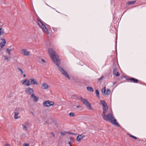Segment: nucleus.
Instances as JSON below:
<instances>
[{
  "label": "nucleus",
  "instance_id": "1",
  "mask_svg": "<svg viewBox=\"0 0 146 146\" xmlns=\"http://www.w3.org/2000/svg\"><path fill=\"white\" fill-rule=\"evenodd\" d=\"M48 52L50 58L53 62L58 66V69L60 70L62 74L69 80L70 79V78L67 73L62 67L59 66L60 63V61L55 51L53 49L49 48L48 49Z\"/></svg>",
  "mask_w": 146,
  "mask_h": 146
},
{
  "label": "nucleus",
  "instance_id": "2",
  "mask_svg": "<svg viewBox=\"0 0 146 146\" xmlns=\"http://www.w3.org/2000/svg\"><path fill=\"white\" fill-rule=\"evenodd\" d=\"M102 117L103 119L105 121H109L111 123L118 127L120 126L119 124L117 122L116 120L115 119L112 113H109L107 115L106 114Z\"/></svg>",
  "mask_w": 146,
  "mask_h": 146
},
{
  "label": "nucleus",
  "instance_id": "3",
  "mask_svg": "<svg viewBox=\"0 0 146 146\" xmlns=\"http://www.w3.org/2000/svg\"><path fill=\"white\" fill-rule=\"evenodd\" d=\"M36 21L37 24L42 30L44 31L46 34H48L49 33L47 29L45 27L43 23L40 18L38 17L37 18Z\"/></svg>",
  "mask_w": 146,
  "mask_h": 146
},
{
  "label": "nucleus",
  "instance_id": "4",
  "mask_svg": "<svg viewBox=\"0 0 146 146\" xmlns=\"http://www.w3.org/2000/svg\"><path fill=\"white\" fill-rule=\"evenodd\" d=\"M100 104L102 106L103 113L102 116L106 115V113L108 111V106L107 104L105 102L104 100H101L100 101Z\"/></svg>",
  "mask_w": 146,
  "mask_h": 146
},
{
  "label": "nucleus",
  "instance_id": "5",
  "mask_svg": "<svg viewBox=\"0 0 146 146\" xmlns=\"http://www.w3.org/2000/svg\"><path fill=\"white\" fill-rule=\"evenodd\" d=\"M79 99L83 102L84 104H85L87 106L88 109L91 110H92L91 107V104L88 102L87 99H84L81 97Z\"/></svg>",
  "mask_w": 146,
  "mask_h": 146
},
{
  "label": "nucleus",
  "instance_id": "6",
  "mask_svg": "<svg viewBox=\"0 0 146 146\" xmlns=\"http://www.w3.org/2000/svg\"><path fill=\"white\" fill-rule=\"evenodd\" d=\"M31 84L38 85V84L36 80L33 78L29 79L28 82L27 84H25V85L28 86Z\"/></svg>",
  "mask_w": 146,
  "mask_h": 146
},
{
  "label": "nucleus",
  "instance_id": "7",
  "mask_svg": "<svg viewBox=\"0 0 146 146\" xmlns=\"http://www.w3.org/2000/svg\"><path fill=\"white\" fill-rule=\"evenodd\" d=\"M23 110V109L21 108H16L15 111L14 112V118L15 119H17L20 118L21 117L18 116V115L19 114V111H20Z\"/></svg>",
  "mask_w": 146,
  "mask_h": 146
},
{
  "label": "nucleus",
  "instance_id": "8",
  "mask_svg": "<svg viewBox=\"0 0 146 146\" xmlns=\"http://www.w3.org/2000/svg\"><path fill=\"white\" fill-rule=\"evenodd\" d=\"M54 104V102L52 101L47 100L44 102L43 105L45 107H48L50 106H52Z\"/></svg>",
  "mask_w": 146,
  "mask_h": 146
},
{
  "label": "nucleus",
  "instance_id": "9",
  "mask_svg": "<svg viewBox=\"0 0 146 146\" xmlns=\"http://www.w3.org/2000/svg\"><path fill=\"white\" fill-rule=\"evenodd\" d=\"M102 92L103 94L107 95L110 94L111 92L110 90L109 89H107V90L106 89V87L102 89Z\"/></svg>",
  "mask_w": 146,
  "mask_h": 146
},
{
  "label": "nucleus",
  "instance_id": "10",
  "mask_svg": "<svg viewBox=\"0 0 146 146\" xmlns=\"http://www.w3.org/2000/svg\"><path fill=\"white\" fill-rule=\"evenodd\" d=\"M21 53L23 55L25 56H29L30 55V52L28 51L26 49H22L21 50Z\"/></svg>",
  "mask_w": 146,
  "mask_h": 146
},
{
  "label": "nucleus",
  "instance_id": "11",
  "mask_svg": "<svg viewBox=\"0 0 146 146\" xmlns=\"http://www.w3.org/2000/svg\"><path fill=\"white\" fill-rule=\"evenodd\" d=\"M34 90L32 88L30 87L27 88L25 90V92L28 94L31 95L32 94H33Z\"/></svg>",
  "mask_w": 146,
  "mask_h": 146
},
{
  "label": "nucleus",
  "instance_id": "12",
  "mask_svg": "<svg viewBox=\"0 0 146 146\" xmlns=\"http://www.w3.org/2000/svg\"><path fill=\"white\" fill-rule=\"evenodd\" d=\"M127 80L129 82H133L135 83H137L138 82L139 80L137 79L130 78H127Z\"/></svg>",
  "mask_w": 146,
  "mask_h": 146
},
{
  "label": "nucleus",
  "instance_id": "13",
  "mask_svg": "<svg viewBox=\"0 0 146 146\" xmlns=\"http://www.w3.org/2000/svg\"><path fill=\"white\" fill-rule=\"evenodd\" d=\"M29 124V123L26 122L23 123L22 124V126L23 127V129L25 130H27Z\"/></svg>",
  "mask_w": 146,
  "mask_h": 146
},
{
  "label": "nucleus",
  "instance_id": "14",
  "mask_svg": "<svg viewBox=\"0 0 146 146\" xmlns=\"http://www.w3.org/2000/svg\"><path fill=\"white\" fill-rule=\"evenodd\" d=\"M113 72V74L116 76H118L120 75V74L118 71L117 69L116 68H114Z\"/></svg>",
  "mask_w": 146,
  "mask_h": 146
},
{
  "label": "nucleus",
  "instance_id": "15",
  "mask_svg": "<svg viewBox=\"0 0 146 146\" xmlns=\"http://www.w3.org/2000/svg\"><path fill=\"white\" fill-rule=\"evenodd\" d=\"M31 98L33 99V100L35 102L37 101L38 100V97L36 96L34 94H32L31 96Z\"/></svg>",
  "mask_w": 146,
  "mask_h": 146
},
{
  "label": "nucleus",
  "instance_id": "16",
  "mask_svg": "<svg viewBox=\"0 0 146 146\" xmlns=\"http://www.w3.org/2000/svg\"><path fill=\"white\" fill-rule=\"evenodd\" d=\"M2 40L3 41V42H1L0 44V45L1 47V48H2L4 46L6 43V41L4 39H2Z\"/></svg>",
  "mask_w": 146,
  "mask_h": 146
},
{
  "label": "nucleus",
  "instance_id": "17",
  "mask_svg": "<svg viewBox=\"0 0 146 146\" xmlns=\"http://www.w3.org/2000/svg\"><path fill=\"white\" fill-rule=\"evenodd\" d=\"M49 86L45 83H44L42 85V88L44 89H46L49 87Z\"/></svg>",
  "mask_w": 146,
  "mask_h": 146
},
{
  "label": "nucleus",
  "instance_id": "18",
  "mask_svg": "<svg viewBox=\"0 0 146 146\" xmlns=\"http://www.w3.org/2000/svg\"><path fill=\"white\" fill-rule=\"evenodd\" d=\"M83 137H84V135H78L77 137V141H80L82 139Z\"/></svg>",
  "mask_w": 146,
  "mask_h": 146
},
{
  "label": "nucleus",
  "instance_id": "19",
  "mask_svg": "<svg viewBox=\"0 0 146 146\" xmlns=\"http://www.w3.org/2000/svg\"><path fill=\"white\" fill-rule=\"evenodd\" d=\"M136 2V1H129L127 2L126 4L129 5H133Z\"/></svg>",
  "mask_w": 146,
  "mask_h": 146
},
{
  "label": "nucleus",
  "instance_id": "20",
  "mask_svg": "<svg viewBox=\"0 0 146 146\" xmlns=\"http://www.w3.org/2000/svg\"><path fill=\"white\" fill-rule=\"evenodd\" d=\"M5 33L4 31L3 28H0V36L3 35Z\"/></svg>",
  "mask_w": 146,
  "mask_h": 146
},
{
  "label": "nucleus",
  "instance_id": "21",
  "mask_svg": "<svg viewBox=\"0 0 146 146\" xmlns=\"http://www.w3.org/2000/svg\"><path fill=\"white\" fill-rule=\"evenodd\" d=\"M87 90L91 92H93L94 91V89L92 87L88 86L87 87Z\"/></svg>",
  "mask_w": 146,
  "mask_h": 146
},
{
  "label": "nucleus",
  "instance_id": "22",
  "mask_svg": "<svg viewBox=\"0 0 146 146\" xmlns=\"http://www.w3.org/2000/svg\"><path fill=\"white\" fill-rule=\"evenodd\" d=\"M129 136L130 137H132V138H133L134 139H137L139 141H140V139H139L137 138L136 137H135V136H133V135H131V134H129Z\"/></svg>",
  "mask_w": 146,
  "mask_h": 146
},
{
  "label": "nucleus",
  "instance_id": "23",
  "mask_svg": "<svg viewBox=\"0 0 146 146\" xmlns=\"http://www.w3.org/2000/svg\"><path fill=\"white\" fill-rule=\"evenodd\" d=\"M96 96L99 98H100V96H99V92L98 90H96Z\"/></svg>",
  "mask_w": 146,
  "mask_h": 146
},
{
  "label": "nucleus",
  "instance_id": "24",
  "mask_svg": "<svg viewBox=\"0 0 146 146\" xmlns=\"http://www.w3.org/2000/svg\"><path fill=\"white\" fill-rule=\"evenodd\" d=\"M17 69L20 72L21 74H23V71L21 69L19 68H17Z\"/></svg>",
  "mask_w": 146,
  "mask_h": 146
},
{
  "label": "nucleus",
  "instance_id": "25",
  "mask_svg": "<svg viewBox=\"0 0 146 146\" xmlns=\"http://www.w3.org/2000/svg\"><path fill=\"white\" fill-rule=\"evenodd\" d=\"M28 81L29 80L27 79L25 80L23 82L22 84H27V83L28 82Z\"/></svg>",
  "mask_w": 146,
  "mask_h": 146
},
{
  "label": "nucleus",
  "instance_id": "26",
  "mask_svg": "<svg viewBox=\"0 0 146 146\" xmlns=\"http://www.w3.org/2000/svg\"><path fill=\"white\" fill-rule=\"evenodd\" d=\"M69 115L70 117H73L75 115H74V113L73 112L70 113Z\"/></svg>",
  "mask_w": 146,
  "mask_h": 146
},
{
  "label": "nucleus",
  "instance_id": "27",
  "mask_svg": "<svg viewBox=\"0 0 146 146\" xmlns=\"http://www.w3.org/2000/svg\"><path fill=\"white\" fill-rule=\"evenodd\" d=\"M12 50V49H9V48H7L6 50V51L9 54H10V52Z\"/></svg>",
  "mask_w": 146,
  "mask_h": 146
},
{
  "label": "nucleus",
  "instance_id": "28",
  "mask_svg": "<svg viewBox=\"0 0 146 146\" xmlns=\"http://www.w3.org/2000/svg\"><path fill=\"white\" fill-rule=\"evenodd\" d=\"M3 56L4 57L5 60H8V58L7 56L5 55H3Z\"/></svg>",
  "mask_w": 146,
  "mask_h": 146
},
{
  "label": "nucleus",
  "instance_id": "29",
  "mask_svg": "<svg viewBox=\"0 0 146 146\" xmlns=\"http://www.w3.org/2000/svg\"><path fill=\"white\" fill-rule=\"evenodd\" d=\"M104 77L103 76H101V77L98 79V80H100L104 78Z\"/></svg>",
  "mask_w": 146,
  "mask_h": 146
},
{
  "label": "nucleus",
  "instance_id": "30",
  "mask_svg": "<svg viewBox=\"0 0 146 146\" xmlns=\"http://www.w3.org/2000/svg\"><path fill=\"white\" fill-rule=\"evenodd\" d=\"M66 133H67V132H61V135H65L66 134Z\"/></svg>",
  "mask_w": 146,
  "mask_h": 146
},
{
  "label": "nucleus",
  "instance_id": "31",
  "mask_svg": "<svg viewBox=\"0 0 146 146\" xmlns=\"http://www.w3.org/2000/svg\"><path fill=\"white\" fill-rule=\"evenodd\" d=\"M23 146H29V145L27 143H24L23 144Z\"/></svg>",
  "mask_w": 146,
  "mask_h": 146
},
{
  "label": "nucleus",
  "instance_id": "32",
  "mask_svg": "<svg viewBox=\"0 0 146 146\" xmlns=\"http://www.w3.org/2000/svg\"><path fill=\"white\" fill-rule=\"evenodd\" d=\"M51 134L54 137H55V135L53 132L51 133Z\"/></svg>",
  "mask_w": 146,
  "mask_h": 146
},
{
  "label": "nucleus",
  "instance_id": "33",
  "mask_svg": "<svg viewBox=\"0 0 146 146\" xmlns=\"http://www.w3.org/2000/svg\"><path fill=\"white\" fill-rule=\"evenodd\" d=\"M67 133H69V134H74V135L76 134H75L74 133H70V132H67Z\"/></svg>",
  "mask_w": 146,
  "mask_h": 146
},
{
  "label": "nucleus",
  "instance_id": "34",
  "mask_svg": "<svg viewBox=\"0 0 146 146\" xmlns=\"http://www.w3.org/2000/svg\"><path fill=\"white\" fill-rule=\"evenodd\" d=\"M4 146H11L8 143H6L4 145Z\"/></svg>",
  "mask_w": 146,
  "mask_h": 146
},
{
  "label": "nucleus",
  "instance_id": "35",
  "mask_svg": "<svg viewBox=\"0 0 146 146\" xmlns=\"http://www.w3.org/2000/svg\"><path fill=\"white\" fill-rule=\"evenodd\" d=\"M52 28H53V30L54 31H57V30H56V28H54V27H53Z\"/></svg>",
  "mask_w": 146,
  "mask_h": 146
},
{
  "label": "nucleus",
  "instance_id": "36",
  "mask_svg": "<svg viewBox=\"0 0 146 146\" xmlns=\"http://www.w3.org/2000/svg\"><path fill=\"white\" fill-rule=\"evenodd\" d=\"M68 143L70 145V146H72V145L71 144V141L69 142Z\"/></svg>",
  "mask_w": 146,
  "mask_h": 146
},
{
  "label": "nucleus",
  "instance_id": "37",
  "mask_svg": "<svg viewBox=\"0 0 146 146\" xmlns=\"http://www.w3.org/2000/svg\"><path fill=\"white\" fill-rule=\"evenodd\" d=\"M41 61H42V62H46L45 60L43 59H42Z\"/></svg>",
  "mask_w": 146,
  "mask_h": 146
},
{
  "label": "nucleus",
  "instance_id": "38",
  "mask_svg": "<svg viewBox=\"0 0 146 146\" xmlns=\"http://www.w3.org/2000/svg\"><path fill=\"white\" fill-rule=\"evenodd\" d=\"M117 83V82H114L113 83V84H116Z\"/></svg>",
  "mask_w": 146,
  "mask_h": 146
},
{
  "label": "nucleus",
  "instance_id": "39",
  "mask_svg": "<svg viewBox=\"0 0 146 146\" xmlns=\"http://www.w3.org/2000/svg\"><path fill=\"white\" fill-rule=\"evenodd\" d=\"M23 76L24 77H25L26 76V75L25 74H24L23 75Z\"/></svg>",
  "mask_w": 146,
  "mask_h": 146
},
{
  "label": "nucleus",
  "instance_id": "40",
  "mask_svg": "<svg viewBox=\"0 0 146 146\" xmlns=\"http://www.w3.org/2000/svg\"><path fill=\"white\" fill-rule=\"evenodd\" d=\"M80 107V106H77V108H79V107Z\"/></svg>",
  "mask_w": 146,
  "mask_h": 146
},
{
  "label": "nucleus",
  "instance_id": "41",
  "mask_svg": "<svg viewBox=\"0 0 146 146\" xmlns=\"http://www.w3.org/2000/svg\"><path fill=\"white\" fill-rule=\"evenodd\" d=\"M1 51V48H0V51Z\"/></svg>",
  "mask_w": 146,
  "mask_h": 146
}]
</instances>
